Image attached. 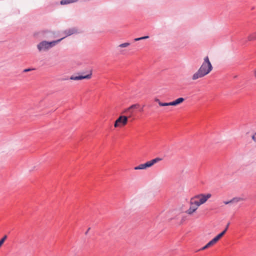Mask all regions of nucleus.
Instances as JSON below:
<instances>
[{
	"label": "nucleus",
	"mask_w": 256,
	"mask_h": 256,
	"mask_svg": "<svg viewBox=\"0 0 256 256\" xmlns=\"http://www.w3.org/2000/svg\"><path fill=\"white\" fill-rule=\"evenodd\" d=\"M212 70V65L207 56L204 58V62L198 70L192 76V80L202 78L208 74Z\"/></svg>",
	"instance_id": "nucleus-1"
},
{
	"label": "nucleus",
	"mask_w": 256,
	"mask_h": 256,
	"mask_svg": "<svg viewBox=\"0 0 256 256\" xmlns=\"http://www.w3.org/2000/svg\"><path fill=\"white\" fill-rule=\"evenodd\" d=\"M62 39L63 38H61L56 40H54L50 42H48L46 40L42 41L37 45V48L39 52L46 51L56 46Z\"/></svg>",
	"instance_id": "nucleus-2"
},
{
	"label": "nucleus",
	"mask_w": 256,
	"mask_h": 256,
	"mask_svg": "<svg viewBox=\"0 0 256 256\" xmlns=\"http://www.w3.org/2000/svg\"><path fill=\"white\" fill-rule=\"evenodd\" d=\"M128 117L125 116H121L115 121L114 126L115 128L120 126V124L122 126H125L128 123Z\"/></svg>",
	"instance_id": "nucleus-3"
},
{
	"label": "nucleus",
	"mask_w": 256,
	"mask_h": 256,
	"mask_svg": "<svg viewBox=\"0 0 256 256\" xmlns=\"http://www.w3.org/2000/svg\"><path fill=\"white\" fill-rule=\"evenodd\" d=\"M211 196L212 195L210 194H200L196 196L194 198L199 199L198 201L200 204H202L205 203Z\"/></svg>",
	"instance_id": "nucleus-4"
},
{
	"label": "nucleus",
	"mask_w": 256,
	"mask_h": 256,
	"mask_svg": "<svg viewBox=\"0 0 256 256\" xmlns=\"http://www.w3.org/2000/svg\"><path fill=\"white\" fill-rule=\"evenodd\" d=\"M92 72L90 71V73L86 76H72L70 77V79L71 80H82L83 79H90L92 78Z\"/></svg>",
	"instance_id": "nucleus-5"
},
{
	"label": "nucleus",
	"mask_w": 256,
	"mask_h": 256,
	"mask_svg": "<svg viewBox=\"0 0 256 256\" xmlns=\"http://www.w3.org/2000/svg\"><path fill=\"white\" fill-rule=\"evenodd\" d=\"M76 32H77V30L74 28H70L66 30L64 32V34H65L66 36H65L63 37L62 38L64 39L66 37L68 36H71L72 34H76Z\"/></svg>",
	"instance_id": "nucleus-6"
},
{
	"label": "nucleus",
	"mask_w": 256,
	"mask_h": 256,
	"mask_svg": "<svg viewBox=\"0 0 256 256\" xmlns=\"http://www.w3.org/2000/svg\"><path fill=\"white\" fill-rule=\"evenodd\" d=\"M192 200H193V198L192 199V200L190 201V208L186 211V212L188 214H192L198 209L196 206H194L193 204Z\"/></svg>",
	"instance_id": "nucleus-7"
},
{
	"label": "nucleus",
	"mask_w": 256,
	"mask_h": 256,
	"mask_svg": "<svg viewBox=\"0 0 256 256\" xmlns=\"http://www.w3.org/2000/svg\"><path fill=\"white\" fill-rule=\"evenodd\" d=\"M149 167H150V164L149 163V162H147L145 164H140L139 166L134 167V169L135 170H144Z\"/></svg>",
	"instance_id": "nucleus-8"
},
{
	"label": "nucleus",
	"mask_w": 256,
	"mask_h": 256,
	"mask_svg": "<svg viewBox=\"0 0 256 256\" xmlns=\"http://www.w3.org/2000/svg\"><path fill=\"white\" fill-rule=\"evenodd\" d=\"M140 107V105L138 104H134L130 106L129 108L124 110L123 112H127L128 111H130L131 110H134L137 109Z\"/></svg>",
	"instance_id": "nucleus-9"
},
{
	"label": "nucleus",
	"mask_w": 256,
	"mask_h": 256,
	"mask_svg": "<svg viewBox=\"0 0 256 256\" xmlns=\"http://www.w3.org/2000/svg\"><path fill=\"white\" fill-rule=\"evenodd\" d=\"M162 158H156L149 162V163L150 164V166H153L154 164L159 162L160 161L162 160Z\"/></svg>",
	"instance_id": "nucleus-10"
},
{
	"label": "nucleus",
	"mask_w": 256,
	"mask_h": 256,
	"mask_svg": "<svg viewBox=\"0 0 256 256\" xmlns=\"http://www.w3.org/2000/svg\"><path fill=\"white\" fill-rule=\"evenodd\" d=\"M224 232H222L221 233L218 234L217 236L214 238L212 240L215 243H216L224 235Z\"/></svg>",
	"instance_id": "nucleus-11"
},
{
	"label": "nucleus",
	"mask_w": 256,
	"mask_h": 256,
	"mask_svg": "<svg viewBox=\"0 0 256 256\" xmlns=\"http://www.w3.org/2000/svg\"><path fill=\"white\" fill-rule=\"evenodd\" d=\"M78 0H62L60 1L61 4H67L77 2Z\"/></svg>",
	"instance_id": "nucleus-12"
},
{
	"label": "nucleus",
	"mask_w": 256,
	"mask_h": 256,
	"mask_svg": "<svg viewBox=\"0 0 256 256\" xmlns=\"http://www.w3.org/2000/svg\"><path fill=\"white\" fill-rule=\"evenodd\" d=\"M256 40V32L250 34L248 37V40L252 41Z\"/></svg>",
	"instance_id": "nucleus-13"
},
{
	"label": "nucleus",
	"mask_w": 256,
	"mask_h": 256,
	"mask_svg": "<svg viewBox=\"0 0 256 256\" xmlns=\"http://www.w3.org/2000/svg\"><path fill=\"white\" fill-rule=\"evenodd\" d=\"M244 198L240 197H235L231 200L232 203H237L240 201L244 200Z\"/></svg>",
	"instance_id": "nucleus-14"
},
{
	"label": "nucleus",
	"mask_w": 256,
	"mask_h": 256,
	"mask_svg": "<svg viewBox=\"0 0 256 256\" xmlns=\"http://www.w3.org/2000/svg\"><path fill=\"white\" fill-rule=\"evenodd\" d=\"M184 100V99L182 98H180L174 101L176 106L178 105L182 102Z\"/></svg>",
	"instance_id": "nucleus-15"
},
{
	"label": "nucleus",
	"mask_w": 256,
	"mask_h": 256,
	"mask_svg": "<svg viewBox=\"0 0 256 256\" xmlns=\"http://www.w3.org/2000/svg\"><path fill=\"white\" fill-rule=\"evenodd\" d=\"M130 45V43L128 42H124L122 44H120L118 48H126Z\"/></svg>",
	"instance_id": "nucleus-16"
},
{
	"label": "nucleus",
	"mask_w": 256,
	"mask_h": 256,
	"mask_svg": "<svg viewBox=\"0 0 256 256\" xmlns=\"http://www.w3.org/2000/svg\"><path fill=\"white\" fill-rule=\"evenodd\" d=\"M148 38H149L148 36H142V37H140V38H136L134 39V41L136 42V41H138V40H145V39Z\"/></svg>",
	"instance_id": "nucleus-17"
},
{
	"label": "nucleus",
	"mask_w": 256,
	"mask_h": 256,
	"mask_svg": "<svg viewBox=\"0 0 256 256\" xmlns=\"http://www.w3.org/2000/svg\"><path fill=\"white\" fill-rule=\"evenodd\" d=\"M7 238V236L5 235L0 240V247L2 245L4 241Z\"/></svg>",
	"instance_id": "nucleus-18"
},
{
	"label": "nucleus",
	"mask_w": 256,
	"mask_h": 256,
	"mask_svg": "<svg viewBox=\"0 0 256 256\" xmlns=\"http://www.w3.org/2000/svg\"><path fill=\"white\" fill-rule=\"evenodd\" d=\"M134 112L133 110H131L130 111H128L127 112H124L125 114H127L128 115V118H130L132 116Z\"/></svg>",
	"instance_id": "nucleus-19"
},
{
	"label": "nucleus",
	"mask_w": 256,
	"mask_h": 256,
	"mask_svg": "<svg viewBox=\"0 0 256 256\" xmlns=\"http://www.w3.org/2000/svg\"><path fill=\"white\" fill-rule=\"evenodd\" d=\"M215 244L216 243L214 242L213 240H212L210 242H209L206 244L208 246L210 247Z\"/></svg>",
	"instance_id": "nucleus-20"
},
{
	"label": "nucleus",
	"mask_w": 256,
	"mask_h": 256,
	"mask_svg": "<svg viewBox=\"0 0 256 256\" xmlns=\"http://www.w3.org/2000/svg\"><path fill=\"white\" fill-rule=\"evenodd\" d=\"M193 204L194 206H197V208H198V207L200 206L202 204H200V202L198 200H196V201H194V202H193Z\"/></svg>",
	"instance_id": "nucleus-21"
},
{
	"label": "nucleus",
	"mask_w": 256,
	"mask_h": 256,
	"mask_svg": "<svg viewBox=\"0 0 256 256\" xmlns=\"http://www.w3.org/2000/svg\"><path fill=\"white\" fill-rule=\"evenodd\" d=\"M160 106H169L168 102H160Z\"/></svg>",
	"instance_id": "nucleus-22"
},
{
	"label": "nucleus",
	"mask_w": 256,
	"mask_h": 256,
	"mask_svg": "<svg viewBox=\"0 0 256 256\" xmlns=\"http://www.w3.org/2000/svg\"><path fill=\"white\" fill-rule=\"evenodd\" d=\"M34 70V68H26V69L24 70L23 72H30L31 70Z\"/></svg>",
	"instance_id": "nucleus-23"
},
{
	"label": "nucleus",
	"mask_w": 256,
	"mask_h": 256,
	"mask_svg": "<svg viewBox=\"0 0 256 256\" xmlns=\"http://www.w3.org/2000/svg\"><path fill=\"white\" fill-rule=\"evenodd\" d=\"M230 224V222H228V223L227 224V225L226 226V228H224V230L222 231V232H224V234H226V232L227 231V230H228V226H229Z\"/></svg>",
	"instance_id": "nucleus-24"
},
{
	"label": "nucleus",
	"mask_w": 256,
	"mask_h": 256,
	"mask_svg": "<svg viewBox=\"0 0 256 256\" xmlns=\"http://www.w3.org/2000/svg\"><path fill=\"white\" fill-rule=\"evenodd\" d=\"M169 106H176L174 101L168 102Z\"/></svg>",
	"instance_id": "nucleus-25"
},
{
	"label": "nucleus",
	"mask_w": 256,
	"mask_h": 256,
	"mask_svg": "<svg viewBox=\"0 0 256 256\" xmlns=\"http://www.w3.org/2000/svg\"><path fill=\"white\" fill-rule=\"evenodd\" d=\"M224 203L225 204H231L232 203V202H231V200H229V201H224Z\"/></svg>",
	"instance_id": "nucleus-26"
},
{
	"label": "nucleus",
	"mask_w": 256,
	"mask_h": 256,
	"mask_svg": "<svg viewBox=\"0 0 256 256\" xmlns=\"http://www.w3.org/2000/svg\"><path fill=\"white\" fill-rule=\"evenodd\" d=\"M154 101H155V102H158V104H159V105H160V102H162L160 100H159L158 98H156L154 99Z\"/></svg>",
	"instance_id": "nucleus-27"
},
{
	"label": "nucleus",
	"mask_w": 256,
	"mask_h": 256,
	"mask_svg": "<svg viewBox=\"0 0 256 256\" xmlns=\"http://www.w3.org/2000/svg\"><path fill=\"white\" fill-rule=\"evenodd\" d=\"M209 248V247L207 246V244H206L205 246H204L201 249H200V250H206V248Z\"/></svg>",
	"instance_id": "nucleus-28"
},
{
	"label": "nucleus",
	"mask_w": 256,
	"mask_h": 256,
	"mask_svg": "<svg viewBox=\"0 0 256 256\" xmlns=\"http://www.w3.org/2000/svg\"><path fill=\"white\" fill-rule=\"evenodd\" d=\"M209 248V247L207 246V244H206L205 246H204L201 249H200V250H206V248Z\"/></svg>",
	"instance_id": "nucleus-29"
},
{
	"label": "nucleus",
	"mask_w": 256,
	"mask_h": 256,
	"mask_svg": "<svg viewBox=\"0 0 256 256\" xmlns=\"http://www.w3.org/2000/svg\"><path fill=\"white\" fill-rule=\"evenodd\" d=\"M252 138L256 142V133L255 134L252 136Z\"/></svg>",
	"instance_id": "nucleus-30"
},
{
	"label": "nucleus",
	"mask_w": 256,
	"mask_h": 256,
	"mask_svg": "<svg viewBox=\"0 0 256 256\" xmlns=\"http://www.w3.org/2000/svg\"><path fill=\"white\" fill-rule=\"evenodd\" d=\"M90 228H89L88 230L86 231V232H85V234H87L88 233V231L90 230Z\"/></svg>",
	"instance_id": "nucleus-31"
},
{
	"label": "nucleus",
	"mask_w": 256,
	"mask_h": 256,
	"mask_svg": "<svg viewBox=\"0 0 256 256\" xmlns=\"http://www.w3.org/2000/svg\"><path fill=\"white\" fill-rule=\"evenodd\" d=\"M254 76L256 78V70L254 72Z\"/></svg>",
	"instance_id": "nucleus-32"
}]
</instances>
